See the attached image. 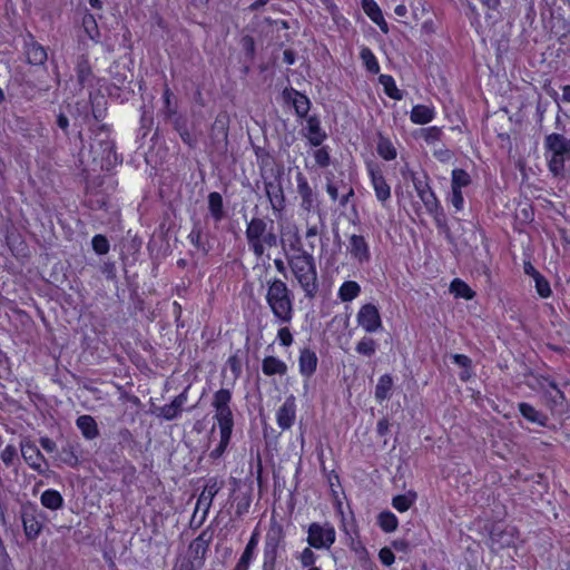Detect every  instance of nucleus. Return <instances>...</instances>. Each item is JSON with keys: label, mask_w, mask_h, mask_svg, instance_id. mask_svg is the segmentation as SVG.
<instances>
[{"label": "nucleus", "mask_w": 570, "mask_h": 570, "mask_svg": "<svg viewBox=\"0 0 570 570\" xmlns=\"http://www.w3.org/2000/svg\"><path fill=\"white\" fill-rule=\"evenodd\" d=\"M232 402L233 392L229 389L222 387L213 394L210 402V406L214 411L213 420L219 431V442L209 452V459L213 461L220 459L232 442L235 425Z\"/></svg>", "instance_id": "nucleus-1"}, {"label": "nucleus", "mask_w": 570, "mask_h": 570, "mask_svg": "<svg viewBox=\"0 0 570 570\" xmlns=\"http://www.w3.org/2000/svg\"><path fill=\"white\" fill-rule=\"evenodd\" d=\"M294 294L281 278L274 277L267 282L265 301L278 324H291L294 315Z\"/></svg>", "instance_id": "nucleus-2"}, {"label": "nucleus", "mask_w": 570, "mask_h": 570, "mask_svg": "<svg viewBox=\"0 0 570 570\" xmlns=\"http://www.w3.org/2000/svg\"><path fill=\"white\" fill-rule=\"evenodd\" d=\"M245 238L248 250L259 259L266 250L277 247L278 235L275 232L273 220L263 217H252L246 223Z\"/></svg>", "instance_id": "nucleus-3"}, {"label": "nucleus", "mask_w": 570, "mask_h": 570, "mask_svg": "<svg viewBox=\"0 0 570 570\" xmlns=\"http://www.w3.org/2000/svg\"><path fill=\"white\" fill-rule=\"evenodd\" d=\"M287 263L304 296L313 299L320 288L317 267L313 254L308 252L294 253L287 257Z\"/></svg>", "instance_id": "nucleus-4"}, {"label": "nucleus", "mask_w": 570, "mask_h": 570, "mask_svg": "<svg viewBox=\"0 0 570 570\" xmlns=\"http://www.w3.org/2000/svg\"><path fill=\"white\" fill-rule=\"evenodd\" d=\"M286 553V534L283 525L272 522L263 543L261 570H281Z\"/></svg>", "instance_id": "nucleus-5"}, {"label": "nucleus", "mask_w": 570, "mask_h": 570, "mask_svg": "<svg viewBox=\"0 0 570 570\" xmlns=\"http://www.w3.org/2000/svg\"><path fill=\"white\" fill-rule=\"evenodd\" d=\"M544 147L549 171L556 178H564L566 163L570 161V139L552 132L546 136Z\"/></svg>", "instance_id": "nucleus-6"}, {"label": "nucleus", "mask_w": 570, "mask_h": 570, "mask_svg": "<svg viewBox=\"0 0 570 570\" xmlns=\"http://www.w3.org/2000/svg\"><path fill=\"white\" fill-rule=\"evenodd\" d=\"M92 160L99 164L101 170L110 171L122 163V157L117 154L115 141L110 138L106 125H101L95 134L90 145Z\"/></svg>", "instance_id": "nucleus-7"}, {"label": "nucleus", "mask_w": 570, "mask_h": 570, "mask_svg": "<svg viewBox=\"0 0 570 570\" xmlns=\"http://www.w3.org/2000/svg\"><path fill=\"white\" fill-rule=\"evenodd\" d=\"M305 540L317 551H330L336 542V530L328 521H314L307 525Z\"/></svg>", "instance_id": "nucleus-8"}, {"label": "nucleus", "mask_w": 570, "mask_h": 570, "mask_svg": "<svg viewBox=\"0 0 570 570\" xmlns=\"http://www.w3.org/2000/svg\"><path fill=\"white\" fill-rule=\"evenodd\" d=\"M21 521L26 538L33 541L43 530L46 515L35 503H28L21 509Z\"/></svg>", "instance_id": "nucleus-9"}, {"label": "nucleus", "mask_w": 570, "mask_h": 570, "mask_svg": "<svg viewBox=\"0 0 570 570\" xmlns=\"http://www.w3.org/2000/svg\"><path fill=\"white\" fill-rule=\"evenodd\" d=\"M299 208L305 214H315L320 210V194L311 186L306 176L298 171L295 176Z\"/></svg>", "instance_id": "nucleus-10"}, {"label": "nucleus", "mask_w": 570, "mask_h": 570, "mask_svg": "<svg viewBox=\"0 0 570 570\" xmlns=\"http://www.w3.org/2000/svg\"><path fill=\"white\" fill-rule=\"evenodd\" d=\"M366 171L377 202L382 207H387L391 200V186L386 181L383 171L377 165L372 164L367 165Z\"/></svg>", "instance_id": "nucleus-11"}, {"label": "nucleus", "mask_w": 570, "mask_h": 570, "mask_svg": "<svg viewBox=\"0 0 570 570\" xmlns=\"http://www.w3.org/2000/svg\"><path fill=\"white\" fill-rule=\"evenodd\" d=\"M356 323L366 333L373 334L383 328L379 307L373 303L363 304L356 314Z\"/></svg>", "instance_id": "nucleus-12"}, {"label": "nucleus", "mask_w": 570, "mask_h": 570, "mask_svg": "<svg viewBox=\"0 0 570 570\" xmlns=\"http://www.w3.org/2000/svg\"><path fill=\"white\" fill-rule=\"evenodd\" d=\"M423 203L426 213L433 218L438 228L446 227V215L435 191L430 189L417 196Z\"/></svg>", "instance_id": "nucleus-13"}, {"label": "nucleus", "mask_w": 570, "mask_h": 570, "mask_svg": "<svg viewBox=\"0 0 570 570\" xmlns=\"http://www.w3.org/2000/svg\"><path fill=\"white\" fill-rule=\"evenodd\" d=\"M21 455L24 462L28 464V466L38 473H43L49 468L45 455L41 453L39 448L31 441H26L21 443Z\"/></svg>", "instance_id": "nucleus-14"}, {"label": "nucleus", "mask_w": 570, "mask_h": 570, "mask_svg": "<svg viewBox=\"0 0 570 570\" xmlns=\"http://www.w3.org/2000/svg\"><path fill=\"white\" fill-rule=\"evenodd\" d=\"M213 540V532L209 528L204 529L194 540L190 541L187 556L198 562L205 564L206 554Z\"/></svg>", "instance_id": "nucleus-15"}, {"label": "nucleus", "mask_w": 570, "mask_h": 570, "mask_svg": "<svg viewBox=\"0 0 570 570\" xmlns=\"http://www.w3.org/2000/svg\"><path fill=\"white\" fill-rule=\"evenodd\" d=\"M282 96L285 104L293 106L298 118L302 119L309 116L311 100L306 94L293 87H287L283 90Z\"/></svg>", "instance_id": "nucleus-16"}, {"label": "nucleus", "mask_w": 570, "mask_h": 570, "mask_svg": "<svg viewBox=\"0 0 570 570\" xmlns=\"http://www.w3.org/2000/svg\"><path fill=\"white\" fill-rule=\"evenodd\" d=\"M347 250L351 257L360 265L366 264L371 261L370 245L363 235H351L348 237Z\"/></svg>", "instance_id": "nucleus-17"}, {"label": "nucleus", "mask_w": 570, "mask_h": 570, "mask_svg": "<svg viewBox=\"0 0 570 570\" xmlns=\"http://www.w3.org/2000/svg\"><path fill=\"white\" fill-rule=\"evenodd\" d=\"M305 120L306 122L303 127V131L308 144L312 147H320L327 139V134L322 128L321 118L317 115H309Z\"/></svg>", "instance_id": "nucleus-18"}, {"label": "nucleus", "mask_w": 570, "mask_h": 570, "mask_svg": "<svg viewBox=\"0 0 570 570\" xmlns=\"http://www.w3.org/2000/svg\"><path fill=\"white\" fill-rule=\"evenodd\" d=\"M187 239L203 256H207L213 248L210 234L199 222L193 224Z\"/></svg>", "instance_id": "nucleus-19"}, {"label": "nucleus", "mask_w": 570, "mask_h": 570, "mask_svg": "<svg viewBox=\"0 0 570 570\" xmlns=\"http://www.w3.org/2000/svg\"><path fill=\"white\" fill-rule=\"evenodd\" d=\"M296 400L294 395L285 399L276 411V423L282 430H289L296 420Z\"/></svg>", "instance_id": "nucleus-20"}, {"label": "nucleus", "mask_w": 570, "mask_h": 570, "mask_svg": "<svg viewBox=\"0 0 570 570\" xmlns=\"http://www.w3.org/2000/svg\"><path fill=\"white\" fill-rule=\"evenodd\" d=\"M24 53L27 56V62L32 66H43L48 60L47 49L36 41L33 35L30 32L24 40Z\"/></svg>", "instance_id": "nucleus-21"}, {"label": "nucleus", "mask_w": 570, "mask_h": 570, "mask_svg": "<svg viewBox=\"0 0 570 570\" xmlns=\"http://www.w3.org/2000/svg\"><path fill=\"white\" fill-rule=\"evenodd\" d=\"M230 117L227 111L223 110L217 114L210 127V140L214 145L227 144Z\"/></svg>", "instance_id": "nucleus-22"}, {"label": "nucleus", "mask_w": 570, "mask_h": 570, "mask_svg": "<svg viewBox=\"0 0 570 570\" xmlns=\"http://www.w3.org/2000/svg\"><path fill=\"white\" fill-rule=\"evenodd\" d=\"M264 189L275 214L282 213L286 207V198L279 180L264 181Z\"/></svg>", "instance_id": "nucleus-23"}, {"label": "nucleus", "mask_w": 570, "mask_h": 570, "mask_svg": "<svg viewBox=\"0 0 570 570\" xmlns=\"http://www.w3.org/2000/svg\"><path fill=\"white\" fill-rule=\"evenodd\" d=\"M318 357L311 347H303L298 354V372L304 380H309L316 373Z\"/></svg>", "instance_id": "nucleus-24"}, {"label": "nucleus", "mask_w": 570, "mask_h": 570, "mask_svg": "<svg viewBox=\"0 0 570 570\" xmlns=\"http://www.w3.org/2000/svg\"><path fill=\"white\" fill-rule=\"evenodd\" d=\"M220 489L222 483L218 482L217 478H209L206 481L203 491L198 495L196 502V511L206 510L209 512L210 507L213 504V500Z\"/></svg>", "instance_id": "nucleus-25"}, {"label": "nucleus", "mask_w": 570, "mask_h": 570, "mask_svg": "<svg viewBox=\"0 0 570 570\" xmlns=\"http://www.w3.org/2000/svg\"><path fill=\"white\" fill-rule=\"evenodd\" d=\"M361 7L367 18L375 23L383 33H389V24L383 16L382 9L375 0H361Z\"/></svg>", "instance_id": "nucleus-26"}, {"label": "nucleus", "mask_w": 570, "mask_h": 570, "mask_svg": "<svg viewBox=\"0 0 570 570\" xmlns=\"http://www.w3.org/2000/svg\"><path fill=\"white\" fill-rule=\"evenodd\" d=\"M541 401L543 405L553 414L558 407H563L567 397L564 392L556 385V387H549L540 392Z\"/></svg>", "instance_id": "nucleus-27"}, {"label": "nucleus", "mask_w": 570, "mask_h": 570, "mask_svg": "<svg viewBox=\"0 0 570 570\" xmlns=\"http://www.w3.org/2000/svg\"><path fill=\"white\" fill-rule=\"evenodd\" d=\"M436 109L433 105L416 104L410 111V120L414 125H428L436 117Z\"/></svg>", "instance_id": "nucleus-28"}, {"label": "nucleus", "mask_w": 570, "mask_h": 570, "mask_svg": "<svg viewBox=\"0 0 570 570\" xmlns=\"http://www.w3.org/2000/svg\"><path fill=\"white\" fill-rule=\"evenodd\" d=\"M187 401L185 392L176 395L170 403L165 404L158 409V416L166 421L176 420L183 412V406Z\"/></svg>", "instance_id": "nucleus-29"}, {"label": "nucleus", "mask_w": 570, "mask_h": 570, "mask_svg": "<svg viewBox=\"0 0 570 570\" xmlns=\"http://www.w3.org/2000/svg\"><path fill=\"white\" fill-rule=\"evenodd\" d=\"M518 410L523 419H525L530 423H534L539 426L547 428L549 423V416L537 410L533 405L527 402H521L518 404Z\"/></svg>", "instance_id": "nucleus-30"}, {"label": "nucleus", "mask_w": 570, "mask_h": 570, "mask_svg": "<svg viewBox=\"0 0 570 570\" xmlns=\"http://www.w3.org/2000/svg\"><path fill=\"white\" fill-rule=\"evenodd\" d=\"M208 213L215 223H220L225 217L223 196L218 191H210L207 196Z\"/></svg>", "instance_id": "nucleus-31"}, {"label": "nucleus", "mask_w": 570, "mask_h": 570, "mask_svg": "<svg viewBox=\"0 0 570 570\" xmlns=\"http://www.w3.org/2000/svg\"><path fill=\"white\" fill-rule=\"evenodd\" d=\"M376 153L385 161L395 160L397 157V149L391 138L381 132L377 136Z\"/></svg>", "instance_id": "nucleus-32"}, {"label": "nucleus", "mask_w": 570, "mask_h": 570, "mask_svg": "<svg viewBox=\"0 0 570 570\" xmlns=\"http://www.w3.org/2000/svg\"><path fill=\"white\" fill-rule=\"evenodd\" d=\"M76 425L80 430L82 436L87 440H94L99 435V429L96 420L88 414L77 417Z\"/></svg>", "instance_id": "nucleus-33"}, {"label": "nucleus", "mask_w": 570, "mask_h": 570, "mask_svg": "<svg viewBox=\"0 0 570 570\" xmlns=\"http://www.w3.org/2000/svg\"><path fill=\"white\" fill-rule=\"evenodd\" d=\"M40 503L43 508L57 511L63 508L65 499L56 489H47L40 495Z\"/></svg>", "instance_id": "nucleus-34"}, {"label": "nucleus", "mask_w": 570, "mask_h": 570, "mask_svg": "<svg viewBox=\"0 0 570 570\" xmlns=\"http://www.w3.org/2000/svg\"><path fill=\"white\" fill-rule=\"evenodd\" d=\"M262 372L266 376L285 375L287 373V365L281 358L268 355L263 358Z\"/></svg>", "instance_id": "nucleus-35"}, {"label": "nucleus", "mask_w": 570, "mask_h": 570, "mask_svg": "<svg viewBox=\"0 0 570 570\" xmlns=\"http://www.w3.org/2000/svg\"><path fill=\"white\" fill-rule=\"evenodd\" d=\"M362 293V287L356 281H344L337 291V298L342 303H350Z\"/></svg>", "instance_id": "nucleus-36"}, {"label": "nucleus", "mask_w": 570, "mask_h": 570, "mask_svg": "<svg viewBox=\"0 0 570 570\" xmlns=\"http://www.w3.org/2000/svg\"><path fill=\"white\" fill-rule=\"evenodd\" d=\"M393 385V377L390 374L381 375L374 390L375 400L379 403L389 400L392 394Z\"/></svg>", "instance_id": "nucleus-37"}, {"label": "nucleus", "mask_w": 570, "mask_h": 570, "mask_svg": "<svg viewBox=\"0 0 570 570\" xmlns=\"http://www.w3.org/2000/svg\"><path fill=\"white\" fill-rule=\"evenodd\" d=\"M451 360L462 368L459 373L460 381L464 383L469 382L474 375L472 360L468 355L459 353L452 354Z\"/></svg>", "instance_id": "nucleus-38"}, {"label": "nucleus", "mask_w": 570, "mask_h": 570, "mask_svg": "<svg viewBox=\"0 0 570 570\" xmlns=\"http://www.w3.org/2000/svg\"><path fill=\"white\" fill-rule=\"evenodd\" d=\"M417 500V493L414 490H409L403 494H397L392 498V507L400 513L409 511Z\"/></svg>", "instance_id": "nucleus-39"}, {"label": "nucleus", "mask_w": 570, "mask_h": 570, "mask_svg": "<svg viewBox=\"0 0 570 570\" xmlns=\"http://www.w3.org/2000/svg\"><path fill=\"white\" fill-rule=\"evenodd\" d=\"M81 26H82L85 33L88 36V38L90 40H92L96 43L100 41L101 35H100V30H99L97 20L95 18V16L88 9H86L83 12V16L81 19Z\"/></svg>", "instance_id": "nucleus-40"}, {"label": "nucleus", "mask_w": 570, "mask_h": 570, "mask_svg": "<svg viewBox=\"0 0 570 570\" xmlns=\"http://www.w3.org/2000/svg\"><path fill=\"white\" fill-rule=\"evenodd\" d=\"M449 289L455 298L471 301L475 297V292L470 287V285L458 277L451 281Z\"/></svg>", "instance_id": "nucleus-41"}, {"label": "nucleus", "mask_w": 570, "mask_h": 570, "mask_svg": "<svg viewBox=\"0 0 570 570\" xmlns=\"http://www.w3.org/2000/svg\"><path fill=\"white\" fill-rule=\"evenodd\" d=\"M174 129L179 135L181 141L189 148H195L197 145L196 137L190 132L187 120L183 117H178L174 121Z\"/></svg>", "instance_id": "nucleus-42"}, {"label": "nucleus", "mask_w": 570, "mask_h": 570, "mask_svg": "<svg viewBox=\"0 0 570 570\" xmlns=\"http://www.w3.org/2000/svg\"><path fill=\"white\" fill-rule=\"evenodd\" d=\"M376 524L383 532L392 533L399 528V519L390 510H384L377 514Z\"/></svg>", "instance_id": "nucleus-43"}, {"label": "nucleus", "mask_w": 570, "mask_h": 570, "mask_svg": "<svg viewBox=\"0 0 570 570\" xmlns=\"http://www.w3.org/2000/svg\"><path fill=\"white\" fill-rule=\"evenodd\" d=\"M379 82L383 86L384 94L393 100H402L403 91L397 88L394 78L391 75H380Z\"/></svg>", "instance_id": "nucleus-44"}, {"label": "nucleus", "mask_w": 570, "mask_h": 570, "mask_svg": "<svg viewBox=\"0 0 570 570\" xmlns=\"http://www.w3.org/2000/svg\"><path fill=\"white\" fill-rule=\"evenodd\" d=\"M360 58L363 62V66L370 73L377 75L380 72L381 67L379 60L368 47L363 46L361 48Z\"/></svg>", "instance_id": "nucleus-45"}, {"label": "nucleus", "mask_w": 570, "mask_h": 570, "mask_svg": "<svg viewBox=\"0 0 570 570\" xmlns=\"http://www.w3.org/2000/svg\"><path fill=\"white\" fill-rule=\"evenodd\" d=\"M450 188H451L450 191L445 196V202L449 206H451L453 208L454 214H459V213L463 212L464 206H465L463 190H461L456 187H451V186H450Z\"/></svg>", "instance_id": "nucleus-46"}, {"label": "nucleus", "mask_w": 570, "mask_h": 570, "mask_svg": "<svg viewBox=\"0 0 570 570\" xmlns=\"http://www.w3.org/2000/svg\"><path fill=\"white\" fill-rule=\"evenodd\" d=\"M472 184L471 175L463 168H454L451 171V187H456L461 190Z\"/></svg>", "instance_id": "nucleus-47"}, {"label": "nucleus", "mask_w": 570, "mask_h": 570, "mask_svg": "<svg viewBox=\"0 0 570 570\" xmlns=\"http://www.w3.org/2000/svg\"><path fill=\"white\" fill-rule=\"evenodd\" d=\"M377 350L376 341L371 336H363L355 345V352L358 355L372 357Z\"/></svg>", "instance_id": "nucleus-48"}, {"label": "nucleus", "mask_w": 570, "mask_h": 570, "mask_svg": "<svg viewBox=\"0 0 570 570\" xmlns=\"http://www.w3.org/2000/svg\"><path fill=\"white\" fill-rule=\"evenodd\" d=\"M314 548H311L308 544L305 547L299 554L296 557L302 568L313 569L317 568L316 562L318 556L314 552Z\"/></svg>", "instance_id": "nucleus-49"}, {"label": "nucleus", "mask_w": 570, "mask_h": 570, "mask_svg": "<svg viewBox=\"0 0 570 570\" xmlns=\"http://www.w3.org/2000/svg\"><path fill=\"white\" fill-rule=\"evenodd\" d=\"M411 180H412L413 187H414L417 196L432 189V187L430 185V179H429V176L426 173H422L421 175H419L416 173H412Z\"/></svg>", "instance_id": "nucleus-50"}, {"label": "nucleus", "mask_w": 570, "mask_h": 570, "mask_svg": "<svg viewBox=\"0 0 570 570\" xmlns=\"http://www.w3.org/2000/svg\"><path fill=\"white\" fill-rule=\"evenodd\" d=\"M254 151H255V156L257 159V165L261 170H265V169L272 168L274 166V163H275L274 157L267 149L262 148V147H256L254 149Z\"/></svg>", "instance_id": "nucleus-51"}, {"label": "nucleus", "mask_w": 570, "mask_h": 570, "mask_svg": "<svg viewBox=\"0 0 570 570\" xmlns=\"http://www.w3.org/2000/svg\"><path fill=\"white\" fill-rule=\"evenodd\" d=\"M443 136V130L438 126H430L421 129V137L428 145H434L438 141H441Z\"/></svg>", "instance_id": "nucleus-52"}, {"label": "nucleus", "mask_w": 570, "mask_h": 570, "mask_svg": "<svg viewBox=\"0 0 570 570\" xmlns=\"http://www.w3.org/2000/svg\"><path fill=\"white\" fill-rule=\"evenodd\" d=\"M537 294L541 298H549L552 295L550 282L541 273L533 278Z\"/></svg>", "instance_id": "nucleus-53"}, {"label": "nucleus", "mask_w": 570, "mask_h": 570, "mask_svg": "<svg viewBox=\"0 0 570 570\" xmlns=\"http://www.w3.org/2000/svg\"><path fill=\"white\" fill-rule=\"evenodd\" d=\"M91 247L97 255H106L110 250V243L105 235L96 234L91 239Z\"/></svg>", "instance_id": "nucleus-54"}, {"label": "nucleus", "mask_w": 570, "mask_h": 570, "mask_svg": "<svg viewBox=\"0 0 570 570\" xmlns=\"http://www.w3.org/2000/svg\"><path fill=\"white\" fill-rule=\"evenodd\" d=\"M316 149L313 153L315 163L321 168H326L331 165V155L328 146H320L315 147Z\"/></svg>", "instance_id": "nucleus-55"}, {"label": "nucleus", "mask_w": 570, "mask_h": 570, "mask_svg": "<svg viewBox=\"0 0 570 570\" xmlns=\"http://www.w3.org/2000/svg\"><path fill=\"white\" fill-rule=\"evenodd\" d=\"M532 376H533V380L535 382V390L539 393L542 392L546 389L556 387V385H558L556 380L552 376L548 375V374L535 373Z\"/></svg>", "instance_id": "nucleus-56"}, {"label": "nucleus", "mask_w": 570, "mask_h": 570, "mask_svg": "<svg viewBox=\"0 0 570 570\" xmlns=\"http://www.w3.org/2000/svg\"><path fill=\"white\" fill-rule=\"evenodd\" d=\"M173 96H174L173 91L169 88L168 83H165L164 90H163V101H164V107L166 109L165 114L167 117H173L177 114V108L171 102Z\"/></svg>", "instance_id": "nucleus-57"}, {"label": "nucleus", "mask_w": 570, "mask_h": 570, "mask_svg": "<svg viewBox=\"0 0 570 570\" xmlns=\"http://www.w3.org/2000/svg\"><path fill=\"white\" fill-rule=\"evenodd\" d=\"M17 458L18 452L13 444H8L0 453V459L7 468L11 466Z\"/></svg>", "instance_id": "nucleus-58"}, {"label": "nucleus", "mask_w": 570, "mask_h": 570, "mask_svg": "<svg viewBox=\"0 0 570 570\" xmlns=\"http://www.w3.org/2000/svg\"><path fill=\"white\" fill-rule=\"evenodd\" d=\"M108 204H109V198L105 194H97L95 198H90L87 202V206L92 210L107 209Z\"/></svg>", "instance_id": "nucleus-59"}, {"label": "nucleus", "mask_w": 570, "mask_h": 570, "mask_svg": "<svg viewBox=\"0 0 570 570\" xmlns=\"http://www.w3.org/2000/svg\"><path fill=\"white\" fill-rule=\"evenodd\" d=\"M341 187L344 189V193L340 195L338 200L336 202L338 204L340 208H345L347 204L351 202V199L355 196L354 188L344 181H341Z\"/></svg>", "instance_id": "nucleus-60"}, {"label": "nucleus", "mask_w": 570, "mask_h": 570, "mask_svg": "<svg viewBox=\"0 0 570 570\" xmlns=\"http://www.w3.org/2000/svg\"><path fill=\"white\" fill-rule=\"evenodd\" d=\"M330 482V490H331V497L333 500V505L336 511L342 518H344V511H343V502L340 497V492L336 489L335 484L333 483L332 476L328 479Z\"/></svg>", "instance_id": "nucleus-61"}, {"label": "nucleus", "mask_w": 570, "mask_h": 570, "mask_svg": "<svg viewBox=\"0 0 570 570\" xmlns=\"http://www.w3.org/2000/svg\"><path fill=\"white\" fill-rule=\"evenodd\" d=\"M278 328L276 337L282 346L289 347L294 342V337L289 327L286 324Z\"/></svg>", "instance_id": "nucleus-62"}, {"label": "nucleus", "mask_w": 570, "mask_h": 570, "mask_svg": "<svg viewBox=\"0 0 570 570\" xmlns=\"http://www.w3.org/2000/svg\"><path fill=\"white\" fill-rule=\"evenodd\" d=\"M379 559L382 562V564H384L386 567H390V566H392L394 563L395 556H394V553H393L391 548L383 547L379 551Z\"/></svg>", "instance_id": "nucleus-63"}, {"label": "nucleus", "mask_w": 570, "mask_h": 570, "mask_svg": "<svg viewBox=\"0 0 570 570\" xmlns=\"http://www.w3.org/2000/svg\"><path fill=\"white\" fill-rule=\"evenodd\" d=\"M227 365L235 377H238L242 373V361L237 354L229 355L227 358Z\"/></svg>", "instance_id": "nucleus-64"}]
</instances>
